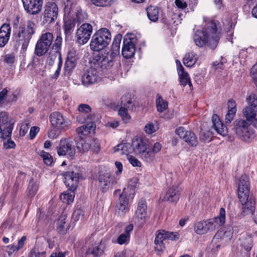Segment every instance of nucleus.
<instances>
[{"instance_id": "obj_22", "label": "nucleus", "mask_w": 257, "mask_h": 257, "mask_svg": "<svg viewBox=\"0 0 257 257\" xmlns=\"http://www.w3.org/2000/svg\"><path fill=\"white\" fill-rule=\"evenodd\" d=\"M78 110L82 113L77 116V120L80 123H85L87 121L91 120V116L88 114L91 111L89 105L86 104H80L78 107Z\"/></svg>"}, {"instance_id": "obj_23", "label": "nucleus", "mask_w": 257, "mask_h": 257, "mask_svg": "<svg viewBox=\"0 0 257 257\" xmlns=\"http://www.w3.org/2000/svg\"><path fill=\"white\" fill-rule=\"evenodd\" d=\"M11 34L9 24H4L0 28V47H4L8 42Z\"/></svg>"}, {"instance_id": "obj_37", "label": "nucleus", "mask_w": 257, "mask_h": 257, "mask_svg": "<svg viewBox=\"0 0 257 257\" xmlns=\"http://www.w3.org/2000/svg\"><path fill=\"white\" fill-rule=\"evenodd\" d=\"M198 59V56L196 53L191 52L185 54L183 58V63L188 67L194 65Z\"/></svg>"}, {"instance_id": "obj_43", "label": "nucleus", "mask_w": 257, "mask_h": 257, "mask_svg": "<svg viewBox=\"0 0 257 257\" xmlns=\"http://www.w3.org/2000/svg\"><path fill=\"white\" fill-rule=\"evenodd\" d=\"M147 16L152 22H156L159 18V9L154 6H150L147 9Z\"/></svg>"}, {"instance_id": "obj_41", "label": "nucleus", "mask_w": 257, "mask_h": 257, "mask_svg": "<svg viewBox=\"0 0 257 257\" xmlns=\"http://www.w3.org/2000/svg\"><path fill=\"white\" fill-rule=\"evenodd\" d=\"M74 196V191L70 189L61 193L60 198L63 202L69 204L73 201Z\"/></svg>"}, {"instance_id": "obj_45", "label": "nucleus", "mask_w": 257, "mask_h": 257, "mask_svg": "<svg viewBox=\"0 0 257 257\" xmlns=\"http://www.w3.org/2000/svg\"><path fill=\"white\" fill-rule=\"evenodd\" d=\"M120 41V36L117 37L113 40L111 46V53L110 55L114 58L119 54Z\"/></svg>"}, {"instance_id": "obj_48", "label": "nucleus", "mask_w": 257, "mask_h": 257, "mask_svg": "<svg viewBox=\"0 0 257 257\" xmlns=\"http://www.w3.org/2000/svg\"><path fill=\"white\" fill-rule=\"evenodd\" d=\"M39 155L43 159L44 163L47 166H50L53 163V159L52 156L48 153L43 150L40 151L38 152Z\"/></svg>"}, {"instance_id": "obj_4", "label": "nucleus", "mask_w": 257, "mask_h": 257, "mask_svg": "<svg viewBox=\"0 0 257 257\" xmlns=\"http://www.w3.org/2000/svg\"><path fill=\"white\" fill-rule=\"evenodd\" d=\"M37 26L32 21H27L21 25L14 34V39L23 49L27 48L31 39L36 32Z\"/></svg>"}, {"instance_id": "obj_18", "label": "nucleus", "mask_w": 257, "mask_h": 257, "mask_svg": "<svg viewBox=\"0 0 257 257\" xmlns=\"http://www.w3.org/2000/svg\"><path fill=\"white\" fill-rule=\"evenodd\" d=\"M233 231L230 227L225 230H218L214 236L212 240V243L217 244L219 241L223 243L228 242L232 237Z\"/></svg>"}, {"instance_id": "obj_50", "label": "nucleus", "mask_w": 257, "mask_h": 257, "mask_svg": "<svg viewBox=\"0 0 257 257\" xmlns=\"http://www.w3.org/2000/svg\"><path fill=\"white\" fill-rule=\"evenodd\" d=\"M38 188V187L37 183L34 180H31L27 188L29 196H34L36 194Z\"/></svg>"}, {"instance_id": "obj_25", "label": "nucleus", "mask_w": 257, "mask_h": 257, "mask_svg": "<svg viewBox=\"0 0 257 257\" xmlns=\"http://www.w3.org/2000/svg\"><path fill=\"white\" fill-rule=\"evenodd\" d=\"M105 245L102 241L92 244L87 249L86 254L93 257H98L104 252Z\"/></svg>"}, {"instance_id": "obj_52", "label": "nucleus", "mask_w": 257, "mask_h": 257, "mask_svg": "<svg viewBox=\"0 0 257 257\" xmlns=\"http://www.w3.org/2000/svg\"><path fill=\"white\" fill-rule=\"evenodd\" d=\"M227 106L228 111L227 113L235 116L237 111L236 104L235 101L232 99H229L227 102Z\"/></svg>"}, {"instance_id": "obj_24", "label": "nucleus", "mask_w": 257, "mask_h": 257, "mask_svg": "<svg viewBox=\"0 0 257 257\" xmlns=\"http://www.w3.org/2000/svg\"><path fill=\"white\" fill-rule=\"evenodd\" d=\"M180 189L177 186L170 187L166 193L164 200L172 203H176L179 200Z\"/></svg>"}, {"instance_id": "obj_12", "label": "nucleus", "mask_w": 257, "mask_h": 257, "mask_svg": "<svg viewBox=\"0 0 257 257\" xmlns=\"http://www.w3.org/2000/svg\"><path fill=\"white\" fill-rule=\"evenodd\" d=\"M92 26L89 23L82 24L77 29L76 33L77 41L80 45L86 44L89 40L92 33Z\"/></svg>"}, {"instance_id": "obj_20", "label": "nucleus", "mask_w": 257, "mask_h": 257, "mask_svg": "<svg viewBox=\"0 0 257 257\" xmlns=\"http://www.w3.org/2000/svg\"><path fill=\"white\" fill-rule=\"evenodd\" d=\"M64 183L71 190L74 191L78 185L79 174L77 173L67 172L64 175Z\"/></svg>"}, {"instance_id": "obj_29", "label": "nucleus", "mask_w": 257, "mask_h": 257, "mask_svg": "<svg viewBox=\"0 0 257 257\" xmlns=\"http://www.w3.org/2000/svg\"><path fill=\"white\" fill-rule=\"evenodd\" d=\"M133 225L132 224L126 226L124 232L118 236L117 243L120 245L128 244L130 239V233L133 231Z\"/></svg>"}, {"instance_id": "obj_9", "label": "nucleus", "mask_w": 257, "mask_h": 257, "mask_svg": "<svg viewBox=\"0 0 257 257\" xmlns=\"http://www.w3.org/2000/svg\"><path fill=\"white\" fill-rule=\"evenodd\" d=\"M50 121L52 125L60 131L67 130L71 124L68 118L58 111L53 112L50 114Z\"/></svg>"}, {"instance_id": "obj_53", "label": "nucleus", "mask_w": 257, "mask_h": 257, "mask_svg": "<svg viewBox=\"0 0 257 257\" xmlns=\"http://www.w3.org/2000/svg\"><path fill=\"white\" fill-rule=\"evenodd\" d=\"M77 148L80 152H87L90 149V145L87 142L82 140L78 144Z\"/></svg>"}, {"instance_id": "obj_46", "label": "nucleus", "mask_w": 257, "mask_h": 257, "mask_svg": "<svg viewBox=\"0 0 257 257\" xmlns=\"http://www.w3.org/2000/svg\"><path fill=\"white\" fill-rule=\"evenodd\" d=\"M66 218L67 217L65 215H62L57 221V229L60 233H65L67 230L66 227Z\"/></svg>"}, {"instance_id": "obj_51", "label": "nucleus", "mask_w": 257, "mask_h": 257, "mask_svg": "<svg viewBox=\"0 0 257 257\" xmlns=\"http://www.w3.org/2000/svg\"><path fill=\"white\" fill-rule=\"evenodd\" d=\"M162 148V145L158 142L155 143L153 145V149L148 148V152L151 153L153 155L152 158L149 160V162H151L155 159V154L158 153Z\"/></svg>"}, {"instance_id": "obj_15", "label": "nucleus", "mask_w": 257, "mask_h": 257, "mask_svg": "<svg viewBox=\"0 0 257 257\" xmlns=\"http://www.w3.org/2000/svg\"><path fill=\"white\" fill-rule=\"evenodd\" d=\"M121 104L123 106H121L119 108L118 113L123 121L126 123L131 118V116L127 112V108H129L128 105L132 103L131 95L127 94L122 96L121 98Z\"/></svg>"}, {"instance_id": "obj_49", "label": "nucleus", "mask_w": 257, "mask_h": 257, "mask_svg": "<svg viewBox=\"0 0 257 257\" xmlns=\"http://www.w3.org/2000/svg\"><path fill=\"white\" fill-rule=\"evenodd\" d=\"M156 106L157 110L160 112H163L168 107L167 102L163 99L160 96H158V99L156 100Z\"/></svg>"}, {"instance_id": "obj_33", "label": "nucleus", "mask_w": 257, "mask_h": 257, "mask_svg": "<svg viewBox=\"0 0 257 257\" xmlns=\"http://www.w3.org/2000/svg\"><path fill=\"white\" fill-rule=\"evenodd\" d=\"M178 74L179 77L180 83L181 85L184 86H186L187 84H189L190 87L192 86L189 74L184 71L182 65H180L179 67Z\"/></svg>"}, {"instance_id": "obj_3", "label": "nucleus", "mask_w": 257, "mask_h": 257, "mask_svg": "<svg viewBox=\"0 0 257 257\" xmlns=\"http://www.w3.org/2000/svg\"><path fill=\"white\" fill-rule=\"evenodd\" d=\"M238 197L242 205V209L245 214H252L255 210L254 199L249 196V183L248 177L242 175L240 178L238 186Z\"/></svg>"}, {"instance_id": "obj_47", "label": "nucleus", "mask_w": 257, "mask_h": 257, "mask_svg": "<svg viewBox=\"0 0 257 257\" xmlns=\"http://www.w3.org/2000/svg\"><path fill=\"white\" fill-rule=\"evenodd\" d=\"M53 35L51 33L45 32L43 33L38 41L42 43L46 44L47 45L51 46L53 41Z\"/></svg>"}, {"instance_id": "obj_64", "label": "nucleus", "mask_w": 257, "mask_h": 257, "mask_svg": "<svg viewBox=\"0 0 257 257\" xmlns=\"http://www.w3.org/2000/svg\"><path fill=\"white\" fill-rule=\"evenodd\" d=\"M176 7L180 10H184L187 7V2L185 0H175Z\"/></svg>"}, {"instance_id": "obj_56", "label": "nucleus", "mask_w": 257, "mask_h": 257, "mask_svg": "<svg viewBox=\"0 0 257 257\" xmlns=\"http://www.w3.org/2000/svg\"><path fill=\"white\" fill-rule=\"evenodd\" d=\"M77 62L76 59L67 58L65 64V68L69 71L72 70L76 66Z\"/></svg>"}, {"instance_id": "obj_40", "label": "nucleus", "mask_w": 257, "mask_h": 257, "mask_svg": "<svg viewBox=\"0 0 257 257\" xmlns=\"http://www.w3.org/2000/svg\"><path fill=\"white\" fill-rule=\"evenodd\" d=\"M50 47V46L46 44L38 41L35 47V54L38 56H43L48 52Z\"/></svg>"}, {"instance_id": "obj_21", "label": "nucleus", "mask_w": 257, "mask_h": 257, "mask_svg": "<svg viewBox=\"0 0 257 257\" xmlns=\"http://www.w3.org/2000/svg\"><path fill=\"white\" fill-rule=\"evenodd\" d=\"M131 197L126 194L122 192L116 205V209L120 215H123L129 210L128 200L127 197Z\"/></svg>"}, {"instance_id": "obj_26", "label": "nucleus", "mask_w": 257, "mask_h": 257, "mask_svg": "<svg viewBox=\"0 0 257 257\" xmlns=\"http://www.w3.org/2000/svg\"><path fill=\"white\" fill-rule=\"evenodd\" d=\"M251 124L245 119L242 118L237 119L233 122V129L236 133L239 136L249 127Z\"/></svg>"}, {"instance_id": "obj_44", "label": "nucleus", "mask_w": 257, "mask_h": 257, "mask_svg": "<svg viewBox=\"0 0 257 257\" xmlns=\"http://www.w3.org/2000/svg\"><path fill=\"white\" fill-rule=\"evenodd\" d=\"M186 133V136L183 140L191 147L196 146L198 144V140L194 133L190 131Z\"/></svg>"}, {"instance_id": "obj_10", "label": "nucleus", "mask_w": 257, "mask_h": 257, "mask_svg": "<svg viewBox=\"0 0 257 257\" xmlns=\"http://www.w3.org/2000/svg\"><path fill=\"white\" fill-rule=\"evenodd\" d=\"M64 31L66 35H70L75 26V21L70 16L72 2L71 0H64Z\"/></svg>"}, {"instance_id": "obj_7", "label": "nucleus", "mask_w": 257, "mask_h": 257, "mask_svg": "<svg viewBox=\"0 0 257 257\" xmlns=\"http://www.w3.org/2000/svg\"><path fill=\"white\" fill-rule=\"evenodd\" d=\"M132 147L134 153L139 155L140 158L146 162L153 157L151 153L148 152V145L146 141L141 137H135L132 140Z\"/></svg>"}, {"instance_id": "obj_39", "label": "nucleus", "mask_w": 257, "mask_h": 257, "mask_svg": "<svg viewBox=\"0 0 257 257\" xmlns=\"http://www.w3.org/2000/svg\"><path fill=\"white\" fill-rule=\"evenodd\" d=\"M50 47V46L46 44L38 41L35 47V54L38 56H43L48 52Z\"/></svg>"}, {"instance_id": "obj_60", "label": "nucleus", "mask_w": 257, "mask_h": 257, "mask_svg": "<svg viewBox=\"0 0 257 257\" xmlns=\"http://www.w3.org/2000/svg\"><path fill=\"white\" fill-rule=\"evenodd\" d=\"M127 160L131 165L134 167H141L142 165L141 162L136 158L133 156H129L127 157Z\"/></svg>"}, {"instance_id": "obj_38", "label": "nucleus", "mask_w": 257, "mask_h": 257, "mask_svg": "<svg viewBox=\"0 0 257 257\" xmlns=\"http://www.w3.org/2000/svg\"><path fill=\"white\" fill-rule=\"evenodd\" d=\"M138 179L136 178H132L130 180L127 186L123 189L122 192L127 194L129 196H133L135 194Z\"/></svg>"}, {"instance_id": "obj_31", "label": "nucleus", "mask_w": 257, "mask_h": 257, "mask_svg": "<svg viewBox=\"0 0 257 257\" xmlns=\"http://www.w3.org/2000/svg\"><path fill=\"white\" fill-rule=\"evenodd\" d=\"M132 145L126 143L119 144L113 148V152L114 153H118L121 155H126L128 156L129 154L134 152Z\"/></svg>"}, {"instance_id": "obj_28", "label": "nucleus", "mask_w": 257, "mask_h": 257, "mask_svg": "<svg viewBox=\"0 0 257 257\" xmlns=\"http://www.w3.org/2000/svg\"><path fill=\"white\" fill-rule=\"evenodd\" d=\"M243 116L245 117L246 120L253 123L257 121V108H253L251 106H245L242 110Z\"/></svg>"}, {"instance_id": "obj_62", "label": "nucleus", "mask_w": 257, "mask_h": 257, "mask_svg": "<svg viewBox=\"0 0 257 257\" xmlns=\"http://www.w3.org/2000/svg\"><path fill=\"white\" fill-rule=\"evenodd\" d=\"M190 131H186L183 127L180 126L177 128L175 130V133L177 135L180 137V138L183 139L186 136V132H189Z\"/></svg>"}, {"instance_id": "obj_1", "label": "nucleus", "mask_w": 257, "mask_h": 257, "mask_svg": "<svg viewBox=\"0 0 257 257\" xmlns=\"http://www.w3.org/2000/svg\"><path fill=\"white\" fill-rule=\"evenodd\" d=\"M194 41L196 46L202 47L206 44L212 49L217 46L220 38L221 29L219 23L215 21L208 22L202 30L194 29Z\"/></svg>"}, {"instance_id": "obj_54", "label": "nucleus", "mask_w": 257, "mask_h": 257, "mask_svg": "<svg viewBox=\"0 0 257 257\" xmlns=\"http://www.w3.org/2000/svg\"><path fill=\"white\" fill-rule=\"evenodd\" d=\"M226 59L221 57L219 61H215L212 63V67L214 70L223 69L225 68L224 64L226 63Z\"/></svg>"}, {"instance_id": "obj_6", "label": "nucleus", "mask_w": 257, "mask_h": 257, "mask_svg": "<svg viewBox=\"0 0 257 257\" xmlns=\"http://www.w3.org/2000/svg\"><path fill=\"white\" fill-rule=\"evenodd\" d=\"M179 238V234L176 232H169L163 229L158 230L156 233L154 241L155 251L160 254L165 249L164 241L166 240H177Z\"/></svg>"}, {"instance_id": "obj_19", "label": "nucleus", "mask_w": 257, "mask_h": 257, "mask_svg": "<svg viewBox=\"0 0 257 257\" xmlns=\"http://www.w3.org/2000/svg\"><path fill=\"white\" fill-rule=\"evenodd\" d=\"M99 80V77L96 70L90 69L88 70L82 76V84L85 86H89L97 83Z\"/></svg>"}, {"instance_id": "obj_5", "label": "nucleus", "mask_w": 257, "mask_h": 257, "mask_svg": "<svg viewBox=\"0 0 257 257\" xmlns=\"http://www.w3.org/2000/svg\"><path fill=\"white\" fill-rule=\"evenodd\" d=\"M111 34L106 29H101L92 36L90 46L91 50L99 51L105 48L110 43Z\"/></svg>"}, {"instance_id": "obj_2", "label": "nucleus", "mask_w": 257, "mask_h": 257, "mask_svg": "<svg viewBox=\"0 0 257 257\" xmlns=\"http://www.w3.org/2000/svg\"><path fill=\"white\" fill-rule=\"evenodd\" d=\"M226 212L224 208H220L219 215L213 218L196 222L194 225V231L199 235L212 232L225 223Z\"/></svg>"}, {"instance_id": "obj_42", "label": "nucleus", "mask_w": 257, "mask_h": 257, "mask_svg": "<svg viewBox=\"0 0 257 257\" xmlns=\"http://www.w3.org/2000/svg\"><path fill=\"white\" fill-rule=\"evenodd\" d=\"M71 8V14L70 16L75 21L81 22L85 18L86 15L84 12H83L81 10L76 9L74 10Z\"/></svg>"}, {"instance_id": "obj_17", "label": "nucleus", "mask_w": 257, "mask_h": 257, "mask_svg": "<svg viewBox=\"0 0 257 257\" xmlns=\"http://www.w3.org/2000/svg\"><path fill=\"white\" fill-rule=\"evenodd\" d=\"M22 1L25 10L30 14L35 15L41 11L42 6V0Z\"/></svg>"}, {"instance_id": "obj_59", "label": "nucleus", "mask_w": 257, "mask_h": 257, "mask_svg": "<svg viewBox=\"0 0 257 257\" xmlns=\"http://www.w3.org/2000/svg\"><path fill=\"white\" fill-rule=\"evenodd\" d=\"M90 145V149L95 153H98L100 150V143L98 140L93 139L91 141Z\"/></svg>"}, {"instance_id": "obj_30", "label": "nucleus", "mask_w": 257, "mask_h": 257, "mask_svg": "<svg viewBox=\"0 0 257 257\" xmlns=\"http://www.w3.org/2000/svg\"><path fill=\"white\" fill-rule=\"evenodd\" d=\"M213 126L214 130L219 134L222 136L226 135L227 133L226 127L221 121L218 116L216 114H213L212 117Z\"/></svg>"}, {"instance_id": "obj_13", "label": "nucleus", "mask_w": 257, "mask_h": 257, "mask_svg": "<svg viewBox=\"0 0 257 257\" xmlns=\"http://www.w3.org/2000/svg\"><path fill=\"white\" fill-rule=\"evenodd\" d=\"M58 8L57 5L53 2H48L45 6L44 13V18L47 23H51L54 22L58 16Z\"/></svg>"}, {"instance_id": "obj_32", "label": "nucleus", "mask_w": 257, "mask_h": 257, "mask_svg": "<svg viewBox=\"0 0 257 257\" xmlns=\"http://www.w3.org/2000/svg\"><path fill=\"white\" fill-rule=\"evenodd\" d=\"M239 136L243 141L249 143L255 138L256 134L254 130L250 126Z\"/></svg>"}, {"instance_id": "obj_36", "label": "nucleus", "mask_w": 257, "mask_h": 257, "mask_svg": "<svg viewBox=\"0 0 257 257\" xmlns=\"http://www.w3.org/2000/svg\"><path fill=\"white\" fill-rule=\"evenodd\" d=\"M13 128V125L11 123L0 125V138L4 140L10 139Z\"/></svg>"}, {"instance_id": "obj_11", "label": "nucleus", "mask_w": 257, "mask_h": 257, "mask_svg": "<svg viewBox=\"0 0 257 257\" xmlns=\"http://www.w3.org/2000/svg\"><path fill=\"white\" fill-rule=\"evenodd\" d=\"M118 179L109 173L100 174L97 178L98 187L102 192H106L117 183Z\"/></svg>"}, {"instance_id": "obj_57", "label": "nucleus", "mask_w": 257, "mask_h": 257, "mask_svg": "<svg viewBox=\"0 0 257 257\" xmlns=\"http://www.w3.org/2000/svg\"><path fill=\"white\" fill-rule=\"evenodd\" d=\"M91 1L97 7H106L110 5L112 0H91Z\"/></svg>"}, {"instance_id": "obj_27", "label": "nucleus", "mask_w": 257, "mask_h": 257, "mask_svg": "<svg viewBox=\"0 0 257 257\" xmlns=\"http://www.w3.org/2000/svg\"><path fill=\"white\" fill-rule=\"evenodd\" d=\"M90 121H87L86 124L82 125L76 129V132L79 135L87 136L94 133L95 125Z\"/></svg>"}, {"instance_id": "obj_63", "label": "nucleus", "mask_w": 257, "mask_h": 257, "mask_svg": "<svg viewBox=\"0 0 257 257\" xmlns=\"http://www.w3.org/2000/svg\"><path fill=\"white\" fill-rule=\"evenodd\" d=\"M250 76L257 86V63L252 66L250 70Z\"/></svg>"}, {"instance_id": "obj_58", "label": "nucleus", "mask_w": 257, "mask_h": 257, "mask_svg": "<svg viewBox=\"0 0 257 257\" xmlns=\"http://www.w3.org/2000/svg\"><path fill=\"white\" fill-rule=\"evenodd\" d=\"M248 105L247 106H251L253 108H256L257 106V97L254 94L250 95L246 99Z\"/></svg>"}, {"instance_id": "obj_8", "label": "nucleus", "mask_w": 257, "mask_h": 257, "mask_svg": "<svg viewBox=\"0 0 257 257\" xmlns=\"http://www.w3.org/2000/svg\"><path fill=\"white\" fill-rule=\"evenodd\" d=\"M57 153L59 156H66L67 158H74L76 151L73 141L69 138H62L57 147Z\"/></svg>"}, {"instance_id": "obj_14", "label": "nucleus", "mask_w": 257, "mask_h": 257, "mask_svg": "<svg viewBox=\"0 0 257 257\" xmlns=\"http://www.w3.org/2000/svg\"><path fill=\"white\" fill-rule=\"evenodd\" d=\"M147 208L146 201L144 200H140L138 203L134 218L135 222L138 225H142L145 223L147 214Z\"/></svg>"}, {"instance_id": "obj_34", "label": "nucleus", "mask_w": 257, "mask_h": 257, "mask_svg": "<svg viewBox=\"0 0 257 257\" xmlns=\"http://www.w3.org/2000/svg\"><path fill=\"white\" fill-rule=\"evenodd\" d=\"M181 15L178 13H171L168 18H163V22L167 25H177L181 23Z\"/></svg>"}, {"instance_id": "obj_16", "label": "nucleus", "mask_w": 257, "mask_h": 257, "mask_svg": "<svg viewBox=\"0 0 257 257\" xmlns=\"http://www.w3.org/2000/svg\"><path fill=\"white\" fill-rule=\"evenodd\" d=\"M136 52L135 39L125 38L122 48V55L125 58L129 59L133 57Z\"/></svg>"}, {"instance_id": "obj_35", "label": "nucleus", "mask_w": 257, "mask_h": 257, "mask_svg": "<svg viewBox=\"0 0 257 257\" xmlns=\"http://www.w3.org/2000/svg\"><path fill=\"white\" fill-rule=\"evenodd\" d=\"M114 57L111 55H108L106 57L101 58L99 59H97L98 65L101 67L104 68H108L113 66Z\"/></svg>"}, {"instance_id": "obj_61", "label": "nucleus", "mask_w": 257, "mask_h": 257, "mask_svg": "<svg viewBox=\"0 0 257 257\" xmlns=\"http://www.w3.org/2000/svg\"><path fill=\"white\" fill-rule=\"evenodd\" d=\"M8 114L4 111H0V125L9 123Z\"/></svg>"}, {"instance_id": "obj_55", "label": "nucleus", "mask_w": 257, "mask_h": 257, "mask_svg": "<svg viewBox=\"0 0 257 257\" xmlns=\"http://www.w3.org/2000/svg\"><path fill=\"white\" fill-rule=\"evenodd\" d=\"M45 251H40L37 246H35L29 253L30 257H45Z\"/></svg>"}]
</instances>
